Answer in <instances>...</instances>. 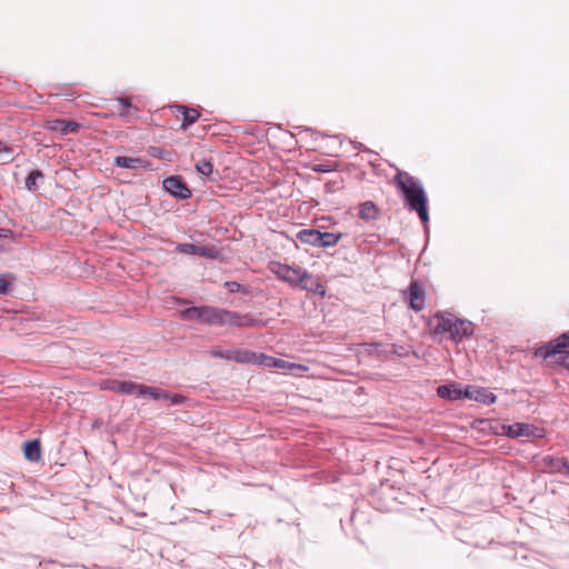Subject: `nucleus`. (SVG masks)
Segmentation results:
<instances>
[{"instance_id": "nucleus-1", "label": "nucleus", "mask_w": 569, "mask_h": 569, "mask_svg": "<svg viewBox=\"0 0 569 569\" xmlns=\"http://www.w3.org/2000/svg\"><path fill=\"white\" fill-rule=\"evenodd\" d=\"M181 318L187 321H198L207 326L254 328L264 327L268 321L254 318L250 313H240L214 306H192L180 312Z\"/></svg>"}, {"instance_id": "nucleus-2", "label": "nucleus", "mask_w": 569, "mask_h": 569, "mask_svg": "<svg viewBox=\"0 0 569 569\" xmlns=\"http://www.w3.org/2000/svg\"><path fill=\"white\" fill-rule=\"evenodd\" d=\"M393 183L402 193L405 207L411 212H417L426 226L429 222L428 198L421 182L408 172L398 170Z\"/></svg>"}, {"instance_id": "nucleus-3", "label": "nucleus", "mask_w": 569, "mask_h": 569, "mask_svg": "<svg viewBox=\"0 0 569 569\" xmlns=\"http://www.w3.org/2000/svg\"><path fill=\"white\" fill-rule=\"evenodd\" d=\"M427 327L433 337L448 335V338L455 343H460L463 339L470 338L475 331L471 321L457 318L447 311H439L430 317Z\"/></svg>"}, {"instance_id": "nucleus-4", "label": "nucleus", "mask_w": 569, "mask_h": 569, "mask_svg": "<svg viewBox=\"0 0 569 569\" xmlns=\"http://www.w3.org/2000/svg\"><path fill=\"white\" fill-rule=\"evenodd\" d=\"M535 356L542 359L558 356L559 358L556 362L569 370V330L536 348Z\"/></svg>"}, {"instance_id": "nucleus-5", "label": "nucleus", "mask_w": 569, "mask_h": 569, "mask_svg": "<svg viewBox=\"0 0 569 569\" xmlns=\"http://www.w3.org/2000/svg\"><path fill=\"white\" fill-rule=\"evenodd\" d=\"M269 270L281 281L288 283L291 288L298 289L301 284L303 268L299 266H289L279 261H270Z\"/></svg>"}, {"instance_id": "nucleus-6", "label": "nucleus", "mask_w": 569, "mask_h": 569, "mask_svg": "<svg viewBox=\"0 0 569 569\" xmlns=\"http://www.w3.org/2000/svg\"><path fill=\"white\" fill-rule=\"evenodd\" d=\"M403 298L409 307L418 312L425 308V288L418 281H412L407 290L403 291Z\"/></svg>"}, {"instance_id": "nucleus-7", "label": "nucleus", "mask_w": 569, "mask_h": 569, "mask_svg": "<svg viewBox=\"0 0 569 569\" xmlns=\"http://www.w3.org/2000/svg\"><path fill=\"white\" fill-rule=\"evenodd\" d=\"M163 188L171 196L180 200L189 199L192 196L191 190L188 188L187 183L181 177L178 176L166 178L163 180Z\"/></svg>"}, {"instance_id": "nucleus-8", "label": "nucleus", "mask_w": 569, "mask_h": 569, "mask_svg": "<svg viewBox=\"0 0 569 569\" xmlns=\"http://www.w3.org/2000/svg\"><path fill=\"white\" fill-rule=\"evenodd\" d=\"M176 251L183 254H197L210 259H216L219 257V251L213 246L178 243L176 246Z\"/></svg>"}, {"instance_id": "nucleus-9", "label": "nucleus", "mask_w": 569, "mask_h": 569, "mask_svg": "<svg viewBox=\"0 0 569 569\" xmlns=\"http://www.w3.org/2000/svg\"><path fill=\"white\" fill-rule=\"evenodd\" d=\"M140 383L132 381H121L117 379H108L102 382V389L110 390L120 395H137Z\"/></svg>"}, {"instance_id": "nucleus-10", "label": "nucleus", "mask_w": 569, "mask_h": 569, "mask_svg": "<svg viewBox=\"0 0 569 569\" xmlns=\"http://www.w3.org/2000/svg\"><path fill=\"white\" fill-rule=\"evenodd\" d=\"M300 290H305L311 292L313 295H318L320 297H325L326 288L319 280V278L312 276L308 270H303L301 276V284L298 287Z\"/></svg>"}, {"instance_id": "nucleus-11", "label": "nucleus", "mask_w": 569, "mask_h": 569, "mask_svg": "<svg viewBox=\"0 0 569 569\" xmlns=\"http://www.w3.org/2000/svg\"><path fill=\"white\" fill-rule=\"evenodd\" d=\"M541 462L543 467L551 473L569 476V461L567 458L545 456Z\"/></svg>"}, {"instance_id": "nucleus-12", "label": "nucleus", "mask_w": 569, "mask_h": 569, "mask_svg": "<svg viewBox=\"0 0 569 569\" xmlns=\"http://www.w3.org/2000/svg\"><path fill=\"white\" fill-rule=\"evenodd\" d=\"M47 128L60 134H69L77 133L80 129V124L73 120L54 119L48 121Z\"/></svg>"}, {"instance_id": "nucleus-13", "label": "nucleus", "mask_w": 569, "mask_h": 569, "mask_svg": "<svg viewBox=\"0 0 569 569\" xmlns=\"http://www.w3.org/2000/svg\"><path fill=\"white\" fill-rule=\"evenodd\" d=\"M113 164L119 168L132 169V170L148 169L151 166L149 160H146L142 158L123 157V156L114 157Z\"/></svg>"}, {"instance_id": "nucleus-14", "label": "nucleus", "mask_w": 569, "mask_h": 569, "mask_svg": "<svg viewBox=\"0 0 569 569\" xmlns=\"http://www.w3.org/2000/svg\"><path fill=\"white\" fill-rule=\"evenodd\" d=\"M256 365H259L262 367H268V368H282V369H284V368H289V369L303 368L305 369V367L301 365L287 362L282 359L273 358V357H270V356H267L263 353H258V361L256 362Z\"/></svg>"}, {"instance_id": "nucleus-15", "label": "nucleus", "mask_w": 569, "mask_h": 569, "mask_svg": "<svg viewBox=\"0 0 569 569\" xmlns=\"http://www.w3.org/2000/svg\"><path fill=\"white\" fill-rule=\"evenodd\" d=\"M241 365H256L258 353L248 349L231 348V360Z\"/></svg>"}, {"instance_id": "nucleus-16", "label": "nucleus", "mask_w": 569, "mask_h": 569, "mask_svg": "<svg viewBox=\"0 0 569 569\" xmlns=\"http://www.w3.org/2000/svg\"><path fill=\"white\" fill-rule=\"evenodd\" d=\"M182 114L181 129L186 130L193 124L199 118L200 112L194 108H189L182 104H174L171 107Z\"/></svg>"}, {"instance_id": "nucleus-17", "label": "nucleus", "mask_w": 569, "mask_h": 569, "mask_svg": "<svg viewBox=\"0 0 569 569\" xmlns=\"http://www.w3.org/2000/svg\"><path fill=\"white\" fill-rule=\"evenodd\" d=\"M380 210L373 201H365L358 206V217L370 222L379 218Z\"/></svg>"}, {"instance_id": "nucleus-18", "label": "nucleus", "mask_w": 569, "mask_h": 569, "mask_svg": "<svg viewBox=\"0 0 569 569\" xmlns=\"http://www.w3.org/2000/svg\"><path fill=\"white\" fill-rule=\"evenodd\" d=\"M437 395L438 397L445 400H460L462 389L457 383L441 385L437 388Z\"/></svg>"}, {"instance_id": "nucleus-19", "label": "nucleus", "mask_w": 569, "mask_h": 569, "mask_svg": "<svg viewBox=\"0 0 569 569\" xmlns=\"http://www.w3.org/2000/svg\"><path fill=\"white\" fill-rule=\"evenodd\" d=\"M24 458L31 462H37L41 459V443L40 440L33 439L24 442L23 446Z\"/></svg>"}, {"instance_id": "nucleus-20", "label": "nucleus", "mask_w": 569, "mask_h": 569, "mask_svg": "<svg viewBox=\"0 0 569 569\" xmlns=\"http://www.w3.org/2000/svg\"><path fill=\"white\" fill-rule=\"evenodd\" d=\"M510 438L531 437L535 435V427L528 423H513L508 426L507 432Z\"/></svg>"}, {"instance_id": "nucleus-21", "label": "nucleus", "mask_w": 569, "mask_h": 569, "mask_svg": "<svg viewBox=\"0 0 569 569\" xmlns=\"http://www.w3.org/2000/svg\"><path fill=\"white\" fill-rule=\"evenodd\" d=\"M319 234L320 230L318 229H301L297 232L296 238L301 243L319 248Z\"/></svg>"}, {"instance_id": "nucleus-22", "label": "nucleus", "mask_w": 569, "mask_h": 569, "mask_svg": "<svg viewBox=\"0 0 569 569\" xmlns=\"http://www.w3.org/2000/svg\"><path fill=\"white\" fill-rule=\"evenodd\" d=\"M142 396H150L154 400H166V398H168V391L158 387H150L140 383L138 397Z\"/></svg>"}, {"instance_id": "nucleus-23", "label": "nucleus", "mask_w": 569, "mask_h": 569, "mask_svg": "<svg viewBox=\"0 0 569 569\" xmlns=\"http://www.w3.org/2000/svg\"><path fill=\"white\" fill-rule=\"evenodd\" d=\"M343 237L341 232H328L320 231L319 234V248L335 247Z\"/></svg>"}, {"instance_id": "nucleus-24", "label": "nucleus", "mask_w": 569, "mask_h": 569, "mask_svg": "<svg viewBox=\"0 0 569 569\" xmlns=\"http://www.w3.org/2000/svg\"><path fill=\"white\" fill-rule=\"evenodd\" d=\"M473 400L483 405H492L496 402L497 397L495 393L482 387H476Z\"/></svg>"}, {"instance_id": "nucleus-25", "label": "nucleus", "mask_w": 569, "mask_h": 569, "mask_svg": "<svg viewBox=\"0 0 569 569\" xmlns=\"http://www.w3.org/2000/svg\"><path fill=\"white\" fill-rule=\"evenodd\" d=\"M44 178V174L41 170H32L28 177L26 178L24 184L26 188L31 191L36 192L39 190L38 180H42Z\"/></svg>"}, {"instance_id": "nucleus-26", "label": "nucleus", "mask_w": 569, "mask_h": 569, "mask_svg": "<svg viewBox=\"0 0 569 569\" xmlns=\"http://www.w3.org/2000/svg\"><path fill=\"white\" fill-rule=\"evenodd\" d=\"M119 104L121 106L120 109H118V113L122 118H128L131 116V111L138 112V108L132 106L130 98L127 97H118L116 99Z\"/></svg>"}, {"instance_id": "nucleus-27", "label": "nucleus", "mask_w": 569, "mask_h": 569, "mask_svg": "<svg viewBox=\"0 0 569 569\" xmlns=\"http://www.w3.org/2000/svg\"><path fill=\"white\" fill-rule=\"evenodd\" d=\"M196 169L200 174L209 177L213 171V164L210 160L202 159L197 162Z\"/></svg>"}, {"instance_id": "nucleus-28", "label": "nucleus", "mask_w": 569, "mask_h": 569, "mask_svg": "<svg viewBox=\"0 0 569 569\" xmlns=\"http://www.w3.org/2000/svg\"><path fill=\"white\" fill-rule=\"evenodd\" d=\"M338 168L337 162L315 163L311 166V170L318 173L332 172Z\"/></svg>"}, {"instance_id": "nucleus-29", "label": "nucleus", "mask_w": 569, "mask_h": 569, "mask_svg": "<svg viewBox=\"0 0 569 569\" xmlns=\"http://www.w3.org/2000/svg\"><path fill=\"white\" fill-rule=\"evenodd\" d=\"M12 152V147L6 144L0 140V161L2 163H10L11 161H13V158L11 157Z\"/></svg>"}, {"instance_id": "nucleus-30", "label": "nucleus", "mask_w": 569, "mask_h": 569, "mask_svg": "<svg viewBox=\"0 0 569 569\" xmlns=\"http://www.w3.org/2000/svg\"><path fill=\"white\" fill-rule=\"evenodd\" d=\"M209 355L211 358L214 359H223V360H231V348L230 349H222L220 347H214L209 351Z\"/></svg>"}, {"instance_id": "nucleus-31", "label": "nucleus", "mask_w": 569, "mask_h": 569, "mask_svg": "<svg viewBox=\"0 0 569 569\" xmlns=\"http://www.w3.org/2000/svg\"><path fill=\"white\" fill-rule=\"evenodd\" d=\"M224 288H227L228 291L231 293H236V292L248 293L247 287H244L243 284H241L237 281H226Z\"/></svg>"}, {"instance_id": "nucleus-32", "label": "nucleus", "mask_w": 569, "mask_h": 569, "mask_svg": "<svg viewBox=\"0 0 569 569\" xmlns=\"http://www.w3.org/2000/svg\"><path fill=\"white\" fill-rule=\"evenodd\" d=\"M166 400H169L172 405H181L186 401V397L180 393H170L168 391V398Z\"/></svg>"}, {"instance_id": "nucleus-33", "label": "nucleus", "mask_w": 569, "mask_h": 569, "mask_svg": "<svg viewBox=\"0 0 569 569\" xmlns=\"http://www.w3.org/2000/svg\"><path fill=\"white\" fill-rule=\"evenodd\" d=\"M11 282L0 277V295H8L10 291Z\"/></svg>"}, {"instance_id": "nucleus-34", "label": "nucleus", "mask_w": 569, "mask_h": 569, "mask_svg": "<svg viewBox=\"0 0 569 569\" xmlns=\"http://www.w3.org/2000/svg\"><path fill=\"white\" fill-rule=\"evenodd\" d=\"M475 389H476V387H470V386H468L466 389H462L461 399L466 398V399L473 400Z\"/></svg>"}, {"instance_id": "nucleus-35", "label": "nucleus", "mask_w": 569, "mask_h": 569, "mask_svg": "<svg viewBox=\"0 0 569 569\" xmlns=\"http://www.w3.org/2000/svg\"><path fill=\"white\" fill-rule=\"evenodd\" d=\"M12 234L10 229L0 228V238H7Z\"/></svg>"}, {"instance_id": "nucleus-36", "label": "nucleus", "mask_w": 569, "mask_h": 569, "mask_svg": "<svg viewBox=\"0 0 569 569\" xmlns=\"http://www.w3.org/2000/svg\"><path fill=\"white\" fill-rule=\"evenodd\" d=\"M157 150H158L157 148H153V151H156V152H152V156L159 154V151H157Z\"/></svg>"}, {"instance_id": "nucleus-37", "label": "nucleus", "mask_w": 569, "mask_h": 569, "mask_svg": "<svg viewBox=\"0 0 569 569\" xmlns=\"http://www.w3.org/2000/svg\"><path fill=\"white\" fill-rule=\"evenodd\" d=\"M157 150H158L157 148H153V151H156V152H152V156L159 154V151H157Z\"/></svg>"}, {"instance_id": "nucleus-38", "label": "nucleus", "mask_w": 569, "mask_h": 569, "mask_svg": "<svg viewBox=\"0 0 569 569\" xmlns=\"http://www.w3.org/2000/svg\"><path fill=\"white\" fill-rule=\"evenodd\" d=\"M157 150H158L157 148H153V151H156V152H152V156L159 154V151H157Z\"/></svg>"}]
</instances>
